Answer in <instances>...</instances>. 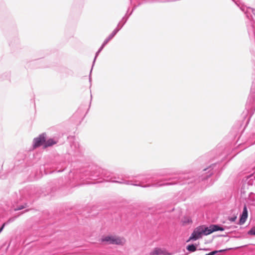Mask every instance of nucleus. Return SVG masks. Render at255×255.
<instances>
[{"instance_id": "obj_1", "label": "nucleus", "mask_w": 255, "mask_h": 255, "mask_svg": "<svg viewBox=\"0 0 255 255\" xmlns=\"http://www.w3.org/2000/svg\"><path fill=\"white\" fill-rule=\"evenodd\" d=\"M102 242H106L111 244H115L117 245H124L126 243V240L124 238H121L116 236H107L102 239Z\"/></svg>"}, {"instance_id": "obj_9", "label": "nucleus", "mask_w": 255, "mask_h": 255, "mask_svg": "<svg viewBox=\"0 0 255 255\" xmlns=\"http://www.w3.org/2000/svg\"><path fill=\"white\" fill-rule=\"evenodd\" d=\"M249 234L252 235H255V227L249 231Z\"/></svg>"}, {"instance_id": "obj_3", "label": "nucleus", "mask_w": 255, "mask_h": 255, "mask_svg": "<svg viewBox=\"0 0 255 255\" xmlns=\"http://www.w3.org/2000/svg\"><path fill=\"white\" fill-rule=\"evenodd\" d=\"M203 231V229L201 227V226L196 228L194 230L193 232L192 233L191 236H190L187 242H189L191 240L195 241L201 238L202 235H203L202 233Z\"/></svg>"}, {"instance_id": "obj_7", "label": "nucleus", "mask_w": 255, "mask_h": 255, "mask_svg": "<svg viewBox=\"0 0 255 255\" xmlns=\"http://www.w3.org/2000/svg\"><path fill=\"white\" fill-rule=\"evenodd\" d=\"M44 147H46L47 146H51L56 143V141H53L52 139H49L47 140L46 141H45Z\"/></svg>"}, {"instance_id": "obj_12", "label": "nucleus", "mask_w": 255, "mask_h": 255, "mask_svg": "<svg viewBox=\"0 0 255 255\" xmlns=\"http://www.w3.org/2000/svg\"><path fill=\"white\" fill-rule=\"evenodd\" d=\"M5 225V223H4V224L2 225L1 227L0 228V233L2 231V230H3V228L4 227Z\"/></svg>"}, {"instance_id": "obj_10", "label": "nucleus", "mask_w": 255, "mask_h": 255, "mask_svg": "<svg viewBox=\"0 0 255 255\" xmlns=\"http://www.w3.org/2000/svg\"><path fill=\"white\" fill-rule=\"evenodd\" d=\"M237 219V216H235L234 217L230 218L229 220L231 222H235Z\"/></svg>"}, {"instance_id": "obj_2", "label": "nucleus", "mask_w": 255, "mask_h": 255, "mask_svg": "<svg viewBox=\"0 0 255 255\" xmlns=\"http://www.w3.org/2000/svg\"><path fill=\"white\" fill-rule=\"evenodd\" d=\"M201 227L203 229V235H208L214 232L221 231H223L224 230V228L221 227L217 225H211L209 227H206L205 226H201Z\"/></svg>"}, {"instance_id": "obj_11", "label": "nucleus", "mask_w": 255, "mask_h": 255, "mask_svg": "<svg viewBox=\"0 0 255 255\" xmlns=\"http://www.w3.org/2000/svg\"><path fill=\"white\" fill-rule=\"evenodd\" d=\"M217 251H213L211 253H209V254H206V255H214L216 253H217Z\"/></svg>"}, {"instance_id": "obj_8", "label": "nucleus", "mask_w": 255, "mask_h": 255, "mask_svg": "<svg viewBox=\"0 0 255 255\" xmlns=\"http://www.w3.org/2000/svg\"><path fill=\"white\" fill-rule=\"evenodd\" d=\"M187 250L188 251L193 252H195L196 250V247L195 246H194L193 244L192 245H188L187 247Z\"/></svg>"}, {"instance_id": "obj_13", "label": "nucleus", "mask_w": 255, "mask_h": 255, "mask_svg": "<svg viewBox=\"0 0 255 255\" xmlns=\"http://www.w3.org/2000/svg\"><path fill=\"white\" fill-rule=\"evenodd\" d=\"M23 208V206H21V207H19L18 209H15V210H21V209H22Z\"/></svg>"}, {"instance_id": "obj_6", "label": "nucleus", "mask_w": 255, "mask_h": 255, "mask_svg": "<svg viewBox=\"0 0 255 255\" xmlns=\"http://www.w3.org/2000/svg\"><path fill=\"white\" fill-rule=\"evenodd\" d=\"M163 253V251L161 249L156 248L150 252V255H160Z\"/></svg>"}, {"instance_id": "obj_5", "label": "nucleus", "mask_w": 255, "mask_h": 255, "mask_svg": "<svg viewBox=\"0 0 255 255\" xmlns=\"http://www.w3.org/2000/svg\"><path fill=\"white\" fill-rule=\"evenodd\" d=\"M247 217H248L247 208V206L246 205H245L244 209H243V211L242 216H241L240 220V224L241 225L244 224L246 221Z\"/></svg>"}, {"instance_id": "obj_4", "label": "nucleus", "mask_w": 255, "mask_h": 255, "mask_svg": "<svg viewBox=\"0 0 255 255\" xmlns=\"http://www.w3.org/2000/svg\"><path fill=\"white\" fill-rule=\"evenodd\" d=\"M46 137L44 134L40 135L38 137L35 138L33 140V148H35L40 146L45 142Z\"/></svg>"}]
</instances>
